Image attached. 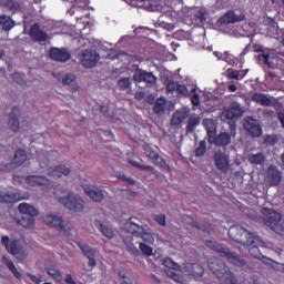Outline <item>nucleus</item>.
Listing matches in <instances>:
<instances>
[{"label":"nucleus","mask_w":284,"mask_h":284,"mask_svg":"<svg viewBox=\"0 0 284 284\" xmlns=\"http://www.w3.org/2000/svg\"><path fill=\"white\" fill-rule=\"evenodd\" d=\"M205 245L206 247H210V250H213V252H216L222 258H226L227 263H231V265H235V267H245V260L236 254V252H232L230 248L224 247L214 241H206Z\"/></svg>","instance_id":"1"},{"label":"nucleus","mask_w":284,"mask_h":284,"mask_svg":"<svg viewBox=\"0 0 284 284\" xmlns=\"http://www.w3.org/2000/svg\"><path fill=\"white\" fill-rule=\"evenodd\" d=\"M18 210L22 215L14 219L17 225H21L28 230L34 227V216H39V210L28 203H20Z\"/></svg>","instance_id":"2"},{"label":"nucleus","mask_w":284,"mask_h":284,"mask_svg":"<svg viewBox=\"0 0 284 284\" xmlns=\"http://www.w3.org/2000/svg\"><path fill=\"white\" fill-rule=\"evenodd\" d=\"M229 236L235 243H241V245H253L256 236L254 233L247 231L245 227L241 225H233L229 229Z\"/></svg>","instance_id":"3"},{"label":"nucleus","mask_w":284,"mask_h":284,"mask_svg":"<svg viewBox=\"0 0 284 284\" xmlns=\"http://www.w3.org/2000/svg\"><path fill=\"white\" fill-rule=\"evenodd\" d=\"M54 195L58 199L59 203L61 205H64L67 210H70V212H83V207H85V204L83 203V199H81L78 194L69 193L68 196H59L57 189H54Z\"/></svg>","instance_id":"4"},{"label":"nucleus","mask_w":284,"mask_h":284,"mask_svg":"<svg viewBox=\"0 0 284 284\" xmlns=\"http://www.w3.org/2000/svg\"><path fill=\"white\" fill-rule=\"evenodd\" d=\"M163 265L164 267H168L166 276H169V278H172L173 281H175V283L187 284V280H185V276L176 273L179 272V270H181V265L174 262L172 257H165L163 260Z\"/></svg>","instance_id":"5"},{"label":"nucleus","mask_w":284,"mask_h":284,"mask_svg":"<svg viewBox=\"0 0 284 284\" xmlns=\"http://www.w3.org/2000/svg\"><path fill=\"white\" fill-rule=\"evenodd\" d=\"M101 60L99 52L92 49H85L80 55V61L83 68H95L97 63Z\"/></svg>","instance_id":"6"},{"label":"nucleus","mask_w":284,"mask_h":284,"mask_svg":"<svg viewBox=\"0 0 284 284\" xmlns=\"http://www.w3.org/2000/svg\"><path fill=\"white\" fill-rule=\"evenodd\" d=\"M262 214L264 216L265 225L274 231L278 227V223H281L283 219L281 213L267 207L262 209Z\"/></svg>","instance_id":"7"},{"label":"nucleus","mask_w":284,"mask_h":284,"mask_svg":"<svg viewBox=\"0 0 284 284\" xmlns=\"http://www.w3.org/2000/svg\"><path fill=\"white\" fill-rule=\"evenodd\" d=\"M133 81H135V83H146L148 88H152L156 85V75L138 68L133 73Z\"/></svg>","instance_id":"8"},{"label":"nucleus","mask_w":284,"mask_h":284,"mask_svg":"<svg viewBox=\"0 0 284 284\" xmlns=\"http://www.w3.org/2000/svg\"><path fill=\"white\" fill-rule=\"evenodd\" d=\"M44 223H47L49 227H55L58 232H64L65 236H70L71 234L70 229L65 225V221L58 215H47L44 217Z\"/></svg>","instance_id":"9"},{"label":"nucleus","mask_w":284,"mask_h":284,"mask_svg":"<svg viewBox=\"0 0 284 284\" xmlns=\"http://www.w3.org/2000/svg\"><path fill=\"white\" fill-rule=\"evenodd\" d=\"M266 179L271 187H278L283 181V172L278 170V166L271 164L266 171Z\"/></svg>","instance_id":"10"},{"label":"nucleus","mask_w":284,"mask_h":284,"mask_svg":"<svg viewBox=\"0 0 284 284\" xmlns=\"http://www.w3.org/2000/svg\"><path fill=\"white\" fill-rule=\"evenodd\" d=\"M49 57L52 61H57L58 63H65L72 59V54L69 50L63 48H51L49 50Z\"/></svg>","instance_id":"11"},{"label":"nucleus","mask_w":284,"mask_h":284,"mask_svg":"<svg viewBox=\"0 0 284 284\" xmlns=\"http://www.w3.org/2000/svg\"><path fill=\"white\" fill-rule=\"evenodd\" d=\"M213 161L215 163V168L221 172H227V170H230V156L225 152L221 150L215 151Z\"/></svg>","instance_id":"12"},{"label":"nucleus","mask_w":284,"mask_h":284,"mask_svg":"<svg viewBox=\"0 0 284 284\" xmlns=\"http://www.w3.org/2000/svg\"><path fill=\"white\" fill-rule=\"evenodd\" d=\"M244 129L246 130V132L250 133L253 139H258V136L263 134V129L261 128V124H258V121L254 120L253 118H247L245 120Z\"/></svg>","instance_id":"13"},{"label":"nucleus","mask_w":284,"mask_h":284,"mask_svg":"<svg viewBox=\"0 0 284 284\" xmlns=\"http://www.w3.org/2000/svg\"><path fill=\"white\" fill-rule=\"evenodd\" d=\"M82 187L89 199H91V201H94V203H101V201H103V190L99 189V186L82 184Z\"/></svg>","instance_id":"14"},{"label":"nucleus","mask_w":284,"mask_h":284,"mask_svg":"<svg viewBox=\"0 0 284 284\" xmlns=\"http://www.w3.org/2000/svg\"><path fill=\"white\" fill-rule=\"evenodd\" d=\"M26 183L31 187H39L41 185L44 187H52V181L48 180L43 175H28L26 178Z\"/></svg>","instance_id":"15"},{"label":"nucleus","mask_w":284,"mask_h":284,"mask_svg":"<svg viewBox=\"0 0 284 284\" xmlns=\"http://www.w3.org/2000/svg\"><path fill=\"white\" fill-rule=\"evenodd\" d=\"M21 116V109L19 106H13L11 113L9 114L8 125L12 132H19L21 130V124L19 118Z\"/></svg>","instance_id":"16"},{"label":"nucleus","mask_w":284,"mask_h":284,"mask_svg":"<svg viewBox=\"0 0 284 284\" xmlns=\"http://www.w3.org/2000/svg\"><path fill=\"white\" fill-rule=\"evenodd\" d=\"M210 145H216L217 148H226L232 143V134L227 132H222L215 134L212 140L209 141Z\"/></svg>","instance_id":"17"},{"label":"nucleus","mask_w":284,"mask_h":284,"mask_svg":"<svg viewBox=\"0 0 284 284\" xmlns=\"http://www.w3.org/2000/svg\"><path fill=\"white\" fill-rule=\"evenodd\" d=\"M78 247H80L81 252L89 258V267L94 268L97 267V258H94V248L88 244H83L81 242H77Z\"/></svg>","instance_id":"18"},{"label":"nucleus","mask_w":284,"mask_h":284,"mask_svg":"<svg viewBox=\"0 0 284 284\" xmlns=\"http://www.w3.org/2000/svg\"><path fill=\"white\" fill-rule=\"evenodd\" d=\"M29 34L32 41H37L39 43H43V41H48V34L41 30V26L39 23H34L31 26L29 30Z\"/></svg>","instance_id":"19"},{"label":"nucleus","mask_w":284,"mask_h":284,"mask_svg":"<svg viewBox=\"0 0 284 284\" xmlns=\"http://www.w3.org/2000/svg\"><path fill=\"white\" fill-rule=\"evenodd\" d=\"M223 115L229 121H234V119H241V116H243V109L241 108V104L234 102L223 112Z\"/></svg>","instance_id":"20"},{"label":"nucleus","mask_w":284,"mask_h":284,"mask_svg":"<svg viewBox=\"0 0 284 284\" xmlns=\"http://www.w3.org/2000/svg\"><path fill=\"white\" fill-rule=\"evenodd\" d=\"M243 16H236V12L234 11H227L224 13L219 20V26H230V23H239L240 21H243Z\"/></svg>","instance_id":"21"},{"label":"nucleus","mask_w":284,"mask_h":284,"mask_svg":"<svg viewBox=\"0 0 284 284\" xmlns=\"http://www.w3.org/2000/svg\"><path fill=\"white\" fill-rule=\"evenodd\" d=\"M28 161V153H26V150L18 149L14 153V156L12 159V162L9 164V170H14L16 168H21L23 163Z\"/></svg>","instance_id":"22"},{"label":"nucleus","mask_w":284,"mask_h":284,"mask_svg":"<svg viewBox=\"0 0 284 284\" xmlns=\"http://www.w3.org/2000/svg\"><path fill=\"white\" fill-rule=\"evenodd\" d=\"M184 270L194 278H203V274H205V268L199 263H186Z\"/></svg>","instance_id":"23"},{"label":"nucleus","mask_w":284,"mask_h":284,"mask_svg":"<svg viewBox=\"0 0 284 284\" xmlns=\"http://www.w3.org/2000/svg\"><path fill=\"white\" fill-rule=\"evenodd\" d=\"M145 153L146 156L152 161V163H154L159 168H162L163 170L168 168V163L165 162V160L161 158L159 152L154 151L152 148L145 149Z\"/></svg>","instance_id":"24"},{"label":"nucleus","mask_w":284,"mask_h":284,"mask_svg":"<svg viewBox=\"0 0 284 284\" xmlns=\"http://www.w3.org/2000/svg\"><path fill=\"white\" fill-rule=\"evenodd\" d=\"M1 243L3 247H6L7 252L12 254V256H17V254H19V246L17 245V241H11L10 236L3 235L1 237Z\"/></svg>","instance_id":"25"},{"label":"nucleus","mask_w":284,"mask_h":284,"mask_svg":"<svg viewBox=\"0 0 284 284\" xmlns=\"http://www.w3.org/2000/svg\"><path fill=\"white\" fill-rule=\"evenodd\" d=\"M71 170L70 168L65 166L64 164H59L55 168H50L48 171L49 176H55L61 179V176H69Z\"/></svg>","instance_id":"26"},{"label":"nucleus","mask_w":284,"mask_h":284,"mask_svg":"<svg viewBox=\"0 0 284 284\" xmlns=\"http://www.w3.org/2000/svg\"><path fill=\"white\" fill-rule=\"evenodd\" d=\"M252 101H254V103H258L260 105H263L264 108H272L273 105L272 99L270 97L258 92H255L252 95Z\"/></svg>","instance_id":"27"},{"label":"nucleus","mask_w":284,"mask_h":284,"mask_svg":"<svg viewBox=\"0 0 284 284\" xmlns=\"http://www.w3.org/2000/svg\"><path fill=\"white\" fill-rule=\"evenodd\" d=\"M203 125L206 130L207 141H212L216 136V123L212 119L203 120Z\"/></svg>","instance_id":"28"},{"label":"nucleus","mask_w":284,"mask_h":284,"mask_svg":"<svg viewBox=\"0 0 284 284\" xmlns=\"http://www.w3.org/2000/svg\"><path fill=\"white\" fill-rule=\"evenodd\" d=\"M1 261L3 263V265H6V267H8V270L13 274V276H16V278L18 281H21L23 278V276L21 275V272H19V270H17V266L14 265V262H12L10 258H8V256H2Z\"/></svg>","instance_id":"29"},{"label":"nucleus","mask_w":284,"mask_h":284,"mask_svg":"<svg viewBox=\"0 0 284 284\" xmlns=\"http://www.w3.org/2000/svg\"><path fill=\"white\" fill-rule=\"evenodd\" d=\"M62 84L68 85L70 92H72V93L79 91V84H77V75H74V74H70V73L67 74L62 79Z\"/></svg>","instance_id":"30"},{"label":"nucleus","mask_w":284,"mask_h":284,"mask_svg":"<svg viewBox=\"0 0 284 284\" xmlns=\"http://www.w3.org/2000/svg\"><path fill=\"white\" fill-rule=\"evenodd\" d=\"M144 230L145 229L143 226L132 222V217H130L129 224H128V232H130L132 236H135V239H139Z\"/></svg>","instance_id":"31"},{"label":"nucleus","mask_w":284,"mask_h":284,"mask_svg":"<svg viewBox=\"0 0 284 284\" xmlns=\"http://www.w3.org/2000/svg\"><path fill=\"white\" fill-rule=\"evenodd\" d=\"M95 227H98L99 232L106 236V239H114V231L109 226L103 225L101 220H95Z\"/></svg>","instance_id":"32"},{"label":"nucleus","mask_w":284,"mask_h":284,"mask_svg":"<svg viewBox=\"0 0 284 284\" xmlns=\"http://www.w3.org/2000/svg\"><path fill=\"white\" fill-rule=\"evenodd\" d=\"M0 26H2V30H4V32H10L12 28L17 26V22L8 16H0Z\"/></svg>","instance_id":"33"},{"label":"nucleus","mask_w":284,"mask_h":284,"mask_svg":"<svg viewBox=\"0 0 284 284\" xmlns=\"http://www.w3.org/2000/svg\"><path fill=\"white\" fill-rule=\"evenodd\" d=\"M118 89L121 92H132V79L131 78H121L118 81Z\"/></svg>","instance_id":"34"},{"label":"nucleus","mask_w":284,"mask_h":284,"mask_svg":"<svg viewBox=\"0 0 284 284\" xmlns=\"http://www.w3.org/2000/svg\"><path fill=\"white\" fill-rule=\"evenodd\" d=\"M248 163H251L252 165H263L265 163V154H263L262 152L250 154Z\"/></svg>","instance_id":"35"},{"label":"nucleus","mask_w":284,"mask_h":284,"mask_svg":"<svg viewBox=\"0 0 284 284\" xmlns=\"http://www.w3.org/2000/svg\"><path fill=\"white\" fill-rule=\"evenodd\" d=\"M248 70H234V69H229L227 70V74H229V79H236V81H241L243 79H245V77L247 75Z\"/></svg>","instance_id":"36"},{"label":"nucleus","mask_w":284,"mask_h":284,"mask_svg":"<svg viewBox=\"0 0 284 284\" xmlns=\"http://www.w3.org/2000/svg\"><path fill=\"white\" fill-rule=\"evenodd\" d=\"M19 196L16 193H0V203H18Z\"/></svg>","instance_id":"37"},{"label":"nucleus","mask_w":284,"mask_h":284,"mask_svg":"<svg viewBox=\"0 0 284 284\" xmlns=\"http://www.w3.org/2000/svg\"><path fill=\"white\" fill-rule=\"evenodd\" d=\"M200 124H201V118L190 116L187 125H186V132L189 134H192V132H194L196 130V128H199Z\"/></svg>","instance_id":"38"},{"label":"nucleus","mask_w":284,"mask_h":284,"mask_svg":"<svg viewBox=\"0 0 284 284\" xmlns=\"http://www.w3.org/2000/svg\"><path fill=\"white\" fill-rule=\"evenodd\" d=\"M165 105H168V100L165 98H159L153 106V112L155 114H162V112H165Z\"/></svg>","instance_id":"39"},{"label":"nucleus","mask_w":284,"mask_h":284,"mask_svg":"<svg viewBox=\"0 0 284 284\" xmlns=\"http://www.w3.org/2000/svg\"><path fill=\"white\" fill-rule=\"evenodd\" d=\"M186 118L187 114L185 112L176 111L175 113H173L171 118V124L181 125V123H183V121H185Z\"/></svg>","instance_id":"40"},{"label":"nucleus","mask_w":284,"mask_h":284,"mask_svg":"<svg viewBox=\"0 0 284 284\" xmlns=\"http://www.w3.org/2000/svg\"><path fill=\"white\" fill-rule=\"evenodd\" d=\"M256 243V237L253 242V244L251 245H246V247H248V254H251V256H253V258H263V253H261V251L258 250Z\"/></svg>","instance_id":"41"},{"label":"nucleus","mask_w":284,"mask_h":284,"mask_svg":"<svg viewBox=\"0 0 284 284\" xmlns=\"http://www.w3.org/2000/svg\"><path fill=\"white\" fill-rule=\"evenodd\" d=\"M88 6H90V2L88 0H74L73 8L70 9V12H72V10L74 11L88 10Z\"/></svg>","instance_id":"42"},{"label":"nucleus","mask_w":284,"mask_h":284,"mask_svg":"<svg viewBox=\"0 0 284 284\" xmlns=\"http://www.w3.org/2000/svg\"><path fill=\"white\" fill-rule=\"evenodd\" d=\"M207 152V142L205 140L200 141L199 146L195 149V156H205Z\"/></svg>","instance_id":"43"},{"label":"nucleus","mask_w":284,"mask_h":284,"mask_svg":"<svg viewBox=\"0 0 284 284\" xmlns=\"http://www.w3.org/2000/svg\"><path fill=\"white\" fill-rule=\"evenodd\" d=\"M276 143H278V136H276V134L265 135L264 145H266V148H274Z\"/></svg>","instance_id":"44"},{"label":"nucleus","mask_w":284,"mask_h":284,"mask_svg":"<svg viewBox=\"0 0 284 284\" xmlns=\"http://www.w3.org/2000/svg\"><path fill=\"white\" fill-rule=\"evenodd\" d=\"M47 274L54 278V281H61V278H63V276L61 275V271L59 268L48 267Z\"/></svg>","instance_id":"45"},{"label":"nucleus","mask_w":284,"mask_h":284,"mask_svg":"<svg viewBox=\"0 0 284 284\" xmlns=\"http://www.w3.org/2000/svg\"><path fill=\"white\" fill-rule=\"evenodd\" d=\"M138 239H142V241H144V243H149V245L154 243V235L145 230Z\"/></svg>","instance_id":"46"},{"label":"nucleus","mask_w":284,"mask_h":284,"mask_svg":"<svg viewBox=\"0 0 284 284\" xmlns=\"http://www.w3.org/2000/svg\"><path fill=\"white\" fill-rule=\"evenodd\" d=\"M139 247H140V251L142 252V254L144 256H152V252H153L152 246L141 242L139 244Z\"/></svg>","instance_id":"47"},{"label":"nucleus","mask_w":284,"mask_h":284,"mask_svg":"<svg viewBox=\"0 0 284 284\" xmlns=\"http://www.w3.org/2000/svg\"><path fill=\"white\" fill-rule=\"evenodd\" d=\"M7 8H9L10 12H12V14H16V12H19V9L21 8V6L12 0H8L6 3Z\"/></svg>","instance_id":"48"},{"label":"nucleus","mask_w":284,"mask_h":284,"mask_svg":"<svg viewBox=\"0 0 284 284\" xmlns=\"http://www.w3.org/2000/svg\"><path fill=\"white\" fill-rule=\"evenodd\" d=\"M207 17H210V13L205 9H201L196 13V19H199V21H201V23H206L207 22Z\"/></svg>","instance_id":"49"},{"label":"nucleus","mask_w":284,"mask_h":284,"mask_svg":"<svg viewBox=\"0 0 284 284\" xmlns=\"http://www.w3.org/2000/svg\"><path fill=\"white\" fill-rule=\"evenodd\" d=\"M130 164L133 168H136L138 170H149V172H154V166H152V165H143V164H140L136 161H130Z\"/></svg>","instance_id":"50"},{"label":"nucleus","mask_w":284,"mask_h":284,"mask_svg":"<svg viewBox=\"0 0 284 284\" xmlns=\"http://www.w3.org/2000/svg\"><path fill=\"white\" fill-rule=\"evenodd\" d=\"M116 176L120 181H124V183H128L129 185H134L136 183V180L125 176V173H119Z\"/></svg>","instance_id":"51"},{"label":"nucleus","mask_w":284,"mask_h":284,"mask_svg":"<svg viewBox=\"0 0 284 284\" xmlns=\"http://www.w3.org/2000/svg\"><path fill=\"white\" fill-rule=\"evenodd\" d=\"M125 250L131 254V256H139V248L134 244H125Z\"/></svg>","instance_id":"52"},{"label":"nucleus","mask_w":284,"mask_h":284,"mask_svg":"<svg viewBox=\"0 0 284 284\" xmlns=\"http://www.w3.org/2000/svg\"><path fill=\"white\" fill-rule=\"evenodd\" d=\"M27 276L33 284H41V282L43 281V277H41V275H34L32 273H28Z\"/></svg>","instance_id":"53"},{"label":"nucleus","mask_w":284,"mask_h":284,"mask_svg":"<svg viewBox=\"0 0 284 284\" xmlns=\"http://www.w3.org/2000/svg\"><path fill=\"white\" fill-rule=\"evenodd\" d=\"M179 88V82L176 81H169L168 84H166V92H176Z\"/></svg>","instance_id":"54"},{"label":"nucleus","mask_w":284,"mask_h":284,"mask_svg":"<svg viewBox=\"0 0 284 284\" xmlns=\"http://www.w3.org/2000/svg\"><path fill=\"white\" fill-rule=\"evenodd\" d=\"M180 97H187V87L185 84H178V89L175 91Z\"/></svg>","instance_id":"55"},{"label":"nucleus","mask_w":284,"mask_h":284,"mask_svg":"<svg viewBox=\"0 0 284 284\" xmlns=\"http://www.w3.org/2000/svg\"><path fill=\"white\" fill-rule=\"evenodd\" d=\"M155 221L156 223H159V225H161L162 227H165V214H160L155 216Z\"/></svg>","instance_id":"56"},{"label":"nucleus","mask_w":284,"mask_h":284,"mask_svg":"<svg viewBox=\"0 0 284 284\" xmlns=\"http://www.w3.org/2000/svg\"><path fill=\"white\" fill-rule=\"evenodd\" d=\"M250 50H252V45L251 44H247L243 51L240 53V60L243 62L245 59V55L250 53Z\"/></svg>","instance_id":"57"},{"label":"nucleus","mask_w":284,"mask_h":284,"mask_svg":"<svg viewBox=\"0 0 284 284\" xmlns=\"http://www.w3.org/2000/svg\"><path fill=\"white\" fill-rule=\"evenodd\" d=\"M193 226H195L196 230H201L202 232H210L209 229H207V226H205V225H203V224H201V223H199V222H194V223H193Z\"/></svg>","instance_id":"58"},{"label":"nucleus","mask_w":284,"mask_h":284,"mask_svg":"<svg viewBox=\"0 0 284 284\" xmlns=\"http://www.w3.org/2000/svg\"><path fill=\"white\" fill-rule=\"evenodd\" d=\"M12 80L16 81V83H23V78L20 75V73H13Z\"/></svg>","instance_id":"59"},{"label":"nucleus","mask_w":284,"mask_h":284,"mask_svg":"<svg viewBox=\"0 0 284 284\" xmlns=\"http://www.w3.org/2000/svg\"><path fill=\"white\" fill-rule=\"evenodd\" d=\"M193 105H201V100L199 99V94H194L191 99Z\"/></svg>","instance_id":"60"},{"label":"nucleus","mask_w":284,"mask_h":284,"mask_svg":"<svg viewBox=\"0 0 284 284\" xmlns=\"http://www.w3.org/2000/svg\"><path fill=\"white\" fill-rule=\"evenodd\" d=\"M100 112L101 114H104V116H110V114H108L110 112V108H108L106 105L100 106Z\"/></svg>","instance_id":"61"},{"label":"nucleus","mask_w":284,"mask_h":284,"mask_svg":"<svg viewBox=\"0 0 284 284\" xmlns=\"http://www.w3.org/2000/svg\"><path fill=\"white\" fill-rule=\"evenodd\" d=\"M65 283L67 284H77V282H74V278L72 277V274H67Z\"/></svg>","instance_id":"62"},{"label":"nucleus","mask_w":284,"mask_h":284,"mask_svg":"<svg viewBox=\"0 0 284 284\" xmlns=\"http://www.w3.org/2000/svg\"><path fill=\"white\" fill-rule=\"evenodd\" d=\"M135 99L138 101H141L142 99H145V93H143V92L135 93Z\"/></svg>","instance_id":"63"},{"label":"nucleus","mask_w":284,"mask_h":284,"mask_svg":"<svg viewBox=\"0 0 284 284\" xmlns=\"http://www.w3.org/2000/svg\"><path fill=\"white\" fill-rule=\"evenodd\" d=\"M266 77H268L270 79H276V72H274V71H266Z\"/></svg>","instance_id":"64"}]
</instances>
